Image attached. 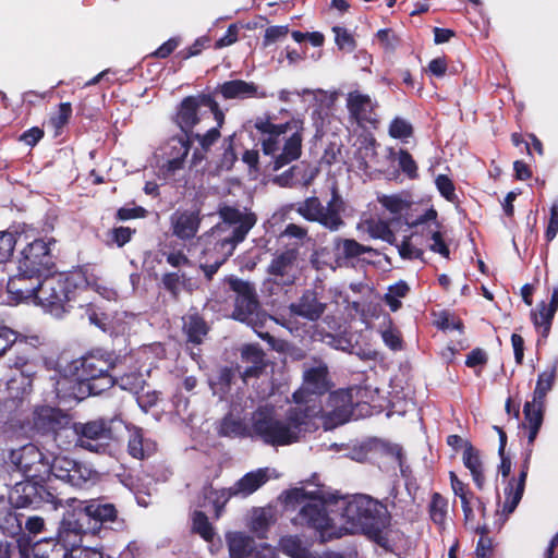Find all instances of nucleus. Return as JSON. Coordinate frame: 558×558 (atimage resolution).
Here are the masks:
<instances>
[{"mask_svg": "<svg viewBox=\"0 0 558 558\" xmlns=\"http://www.w3.org/2000/svg\"><path fill=\"white\" fill-rule=\"evenodd\" d=\"M114 368L109 357L87 354L73 360L68 365L71 378L57 380L54 391L63 402L81 401L88 396L100 395L114 386L116 376L110 373Z\"/></svg>", "mask_w": 558, "mask_h": 558, "instance_id": "f257e3e1", "label": "nucleus"}, {"mask_svg": "<svg viewBox=\"0 0 558 558\" xmlns=\"http://www.w3.org/2000/svg\"><path fill=\"white\" fill-rule=\"evenodd\" d=\"M323 411L319 405L290 407L284 418H279L274 408L259 407L252 415V435L264 444L272 447H283L295 444L307 430L311 421Z\"/></svg>", "mask_w": 558, "mask_h": 558, "instance_id": "f03ea898", "label": "nucleus"}, {"mask_svg": "<svg viewBox=\"0 0 558 558\" xmlns=\"http://www.w3.org/2000/svg\"><path fill=\"white\" fill-rule=\"evenodd\" d=\"M254 129L260 135L262 151L274 156V170L298 160L302 155L304 121L293 117L284 123H274L270 114L254 119Z\"/></svg>", "mask_w": 558, "mask_h": 558, "instance_id": "7ed1b4c3", "label": "nucleus"}, {"mask_svg": "<svg viewBox=\"0 0 558 558\" xmlns=\"http://www.w3.org/2000/svg\"><path fill=\"white\" fill-rule=\"evenodd\" d=\"M341 515L380 547L388 546L385 530L390 525L391 515L383 502L367 495H354L343 501Z\"/></svg>", "mask_w": 558, "mask_h": 558, "instance_id": "20e7f679", "label": "nucleus"}, {"mask_svg": "<svg viewBox=\"0 0 558 558\" xmlns=\"http://www.w3.org/2000/svg\"><path fill=\"white\" fill-rule=\"evenodd\" d=\"M88 286L89 281L83 269L69 274H48L41 278L36 304L56 316H61L71 310V302L76 299L77 293Z\"/></svg>", "mask_w": 558, "mask_h": 558, "instance_id": "39448f33", "label": "nucleus"}, {"mask_svg": "<svg viewBox=\"0 0 558 558\" xmlns=\"http://www.w3.org/2000/svg\"><path fill=\"white\" fill-rule=\"evenodd\" d=\"M125 427L124 421L118 416H100L85 423H74L75 438L73 442L96 453H107L118 442Z\"/></svg>", "mask_w": 558, "mask_h": 558, "instance_id": "423d86ee", "label": "nucleus"}, {"mask_svg": "<svg viewBox=\"0 0 558 558\" xmlns=\"http://www.w3.org/2000/svg\"><path fill=\"white\" fill-rule=\"evenodd\" d=\"M294 209L301 217L311 222H317L329 231H338L344 226L341 213L344 210V202L337 187H332L331 198L324 206L317 196H310L296 204L287 206Z\"/></svg>", "mask_w": 558, "mask_h": 558, "instance_id": "0eeeda50", "label": "nucleus"}, {"mask_svg": "<svg viewBox=\"0 0 558 558\" xmlns=\"http://www.w3.org/2000/svg\"><path fill=\"white\" fill-rule=\"evenodd\" d=\"M72 417L58 408L43 405L33 414L34 429L45 436H51L59 447L68 449L73 444L75 433Z\"/></svg>", "mask_w": 558, "mask_h": 558, "instance_id": "6e6552de", "label": "nucleus"}, {"mask_svg": "<svg viewBox=\"0 0 558 558\" xmlns=\"http://www.w3.org/2000/svg\"><path fill=\"white\" fill-rule=\"evenodd\" d=\"M293 521L298 525L315 531L322 542L340 538L342 535L329 515L326 501L322 498L315 497L305 502Z\"/></svg>", "mask_w": 558, "mask_h": 558, "instance_id": "1a4fd4ad", "label": "nucleus"}, {"mask_svg": "<svg viewBox=\"0 0 558 558\" xmlns=\"http://www.w3.org/2000/svg\"><path fill=\"white\" fill-rule=\"evenodd\" d=\"M333 384L329 376L328 367L325 363L317 366L305 367L302 376V385L292 393V400L296 405L313 407L310 402L313 397H322L331 391ZM314 405H316L314 403ZM322 407L320 404H318Z\"/></svg>", "mask_w": 558, "mask_h": 558, "instance_id": "9d476101", "label": "nucleus"}, {"mask_svg": "<svg viewBox=\"0 0 558 558\" xmlns=\"http://www.w3.org/2000/svg\"><path fill=\"white\" fill-rule=\"evenodd\" d=\"M10 499L16 508H40L45 504L57 506L61 502L46 481L25 478L14 485Z\"/></svg>", "mask_w": 558, "mask_h": 558, "instance_id": "9b49d317", "label": "nucleus"}, {"mask_svg": "<svg viewBox=\"0 0 558 558\" xmlns=\"http://www.w3.org/2000/svg\"><path fill=\"white\" fill-rule=\"evenodd\" d=\"M15 464L25 478L47 481L53 473L54 457L51 458L35 445L28 444L19 450Z\"/></svg>", "mask_w": 558, "mask_h": 558, "instance_id": "f8f14e48", "label": "nucleus"}, {"mask_svg": "<svg viewBox=\"0 0 558 558\" xmlns=\"http://www.w3.org/2000/svg\"><path fill=\"white\" fill-rule=\"evenodd\" d=\"M226 282L235 293L232 317L242 323L252 322L259 308L255 286L235 276L227 277Z\"/></svg>", "mask_w": 558, "mask_h": 558, "instance_id": "ddd939ff", "label": "nucleus"}, {"mask_svg": "<svg viewBox=\"0 0 558 558\" xmlns=\"http://www.w3.org/2000/svg\"><path fill=\"white\" fill-rule=\"evenodd\" d=\"M54 263L49 243L43 239H35L21 252L17 270L26 274L46 276L50 274Z\"/></svg>", "mask_w": 558, "mask_h": 558, "instance_id": "4468645a", "label": "nucleus"}, {"mask_svg": "<svg viewBox=\"0 0 558 558\" xmlns=\"http://www.w3.org/2000/svg\"><path fill=\"white\" fill-rule=\"evenodd\" d=\"M299 256L298 247H287L276 252L266 269L270 280L282 288L295 284L299 277Z\"/></svg>", "mask_w": 558, "mask_h": 558, "instance_id": "2eb2a0df", "label": "nucleus"}, {"mask_svg": "<svg viewBox=\"0 0 558 558\" xmlns=\"http://www.w3.org/2000/svg\"><path fill=\"white\" fill-rule=\"evenodd\" d=\"M96 474L97 473L84 462L64 456L54 457L52 475L73 487H85L88 483L94 482Z\"/></svg>", "mask_w": 558, "mask_h": 558, "instance_id": "dca6fc26", "label": "nucleus"}, {"mask_svg": "<svg viewBox=\"0 0 558 558\" xmlns=\"http://www.w3.org/2000/svg\"><path fill=\"white\" fill-rule=\"evenodd\" d=\"M61 532L66 534H97L93 525L92 513L87 500H72L61 521Z\"/></svg>", "mask_w": 558, "mask_h": 558, "instance_id": "f3484780", "label": "nucleus"}, {"mask_svg": "<svg viewBox=\"0 0 558 558\" xmlns=\"http://www.w3.org/2000/svg\"><path fill=\"white\" fill-rule=\"evenodd\" d=\"M203 97L206 93L184 97L177 106L172 122L179 128L181 134L190 135L201 123L199 108L203 107Z\"/></svg>", "mask_w": 558, "mask_h": 558, "instance_id": "a211bd4d", "label": "nucleus"}, {"mask_svg": "<svg viewBox=\"0 0 558 558\" xmlns=\"http://www.w3.org/2000/svg\"><path fill=\"white\" fill-rule=\"evenodd\" d=\"M203 216L201 209H178L170 216V227L172 235L181 241L193 240L201 228Z\"/></svg>", "mask_w": 558, "mask_h": 558, "instance_id": "6ab92c4d", "label": "nucleus"}, {"mask_svg": "<svg viewBox=\"0 0 558 558\" xmlns=\"http://www.w3.org/2000/svg\"><path fill=\"white\" fill-rule=\"evenodd\" d=\"M211 94H214V96L219 95L225 100L263 99L268 97L267 92L260 88L256 83L241 78L218 84Z\"/></svg>", "mask_w": 558, "mask_h": 558, "instance_id": "aec40b11", "label": "nucleus"}, {"mask_svg": "<svg viewBox=\"0 0 558 558\" xmlns=\"http://www.w3.org/2000/svg\"><path fill=\"white\" fill-rule=\"evenodd\" d=\"M41 278L43 276L36 274L17 270V274L8 280L7 291L16 302L32 301L36 304Z\"/></svg>", "mask_w": 558, "mask_h": 558, "instance_id": "412c9836", "label": "nucleus"}, {"mask_svg": "<svg viewBox=\"0 0 558 558\" xmlns=\"http://www.w3.org/2000/svg\"><path fill=\"white\" fill-rule=\"evenodd\" d=\"M191 147L192 143L187 135L177 134L168 140L165 150L167 161L161 167L165 175H174L184 168Z\"/></svg>", "mask_w": 558, "mask_h": 558, "instance_id": "4be33fe9", "label": "nucleus"}, {"mask_svg": "<svg viewBox=\"0 0 558 558\" xmlns=\"http://www.w3.org/2000/svg\"><path fill=\"white\" fill-rule=\"evenodd\" d=\"M328 418L333 425H342L353 416V397L350 389L330 391L328 396Z\"/></svg>", "mask_w": 558, "mask_h": 558, "instance_id": "5701e85b", "label": "nucleus"}, {"mask_svg": "<svg viewBox=\"0 0 558 558\" xmlns=\"http://www.w3.org/2000/svg\"><path fill=\"white\" fill-rule=\"evenodd\" d=\"M326 307V303L318 299V293L313 289H307L298 301L291 303L288 308L292 315L316 322L323 316Z\"/></svg>", "mask_w": 558, "mask_h": 558, "instance_id": "b1692460", "label": "nucleus"}, {"mask_svg": "<svg viewBox=\"0 0 558 558\" xmlns=\"http://www.w3.org/2000/svg\"><path fill=\"white\" fill-rule=\"evenodd\" d=\"M123 429L128 430V453L132 458L146 460L157 452V442L146 437L143 428L125 424Z\"/></svg>", "mask_w": 558, "mask_h": 558, "instance_id": "393cba45", "label": "nucleus"}, {"mask_svg": "<svg viewBox=\"0 0 558 558\" xmlns=\"http://www.w3.org/2000/svg\"><path fill=\"white\" fill-rule=\"evenodd\" d=\"M159 287L166 291L173 301H179L182 291L192 294L198 289L196 280L180 270L162 274Z\"/></svg>", "mask_w": 558, "mask_h": 558, "instance_id": "a878e982", "label": "nucleus"}, {"mask_svg": "<svg viewBox=\"0 0 558 558\" xmlns=\"http://www.w3.org/2000/svg\"><path fill=\"white\" fill-rule=\"evenodd\" d=\"M265 352L257 344H246L241 351V361L247 366H236L243 381L259 377L266 368Z\"/></svg>", "mask_w": 558, "mask_h": 558, "instance_id": "bb28decb", "label": "nucleus"}, {"mask_svg": "<svg viewBox=\"0 0 558 558\" xmlns=\"http://www.w3.org/2000/svg\"><path fill=\"white\" fill-rule=\"evenodd\" d=\"M532 449H529L523 463L521 464V470L518 478H511L505 488L506 501L504 506V510L508 513L514 511L518 507L519 502L522 499L525 489L526 477L530 468V459H531Z\"/></svg>", "mask_w": 558, "mask_h": 558, "instance_id": "cd10ccee", "label": "nucleus"}, {"mask_svg": "<svg viewBox=\"0 0 558 558\" xmlns=\"http://www.w3.org/2000/svg\"><path fill=\"white\" fill-rule=\"evenodd\" d=\"M87 504L96 533H99L102 527L111 529V525L118 521L119 512L116 505L107 501L105 497L88 499Z\"/></svg>", "mask_w": 558, "mask_h": 558, "instance_id": "c85d7f7f", "label": "nucleus"}, {"mask_svg": "<svg viewBox=\"0 0 558 558\" xmlns=\"http://www.w3.org/2000/svg\"><path fill=\"white\" fill-rule=\"evenodd\" d=\"M35 351L36 348L28 342L26 338H20L10 349L11 355L8 359L9 367L20 369L23 376L31 378L34 372H32L28 366L35 355Z\"/></svg>", "mask_w": 558, "mask_h": 558, "instance_id": "c756f323", "label": "nucleus"}, {"mask_svg": "<svg viewBox=\"0 0 558 558\" xmlns=\"http://www.w3.org/2000/svg\"><path fill=\"white\" fill-rule=\"evenodd\" d=\"M347 107L350 116L359 123L373 122L372 118L374 107L368 95L361 94L357 90L351 92L348 95Z\"/></svg>", "mask_w": 558, "mask_h": 558, "instance_id": "7c9ffc66", "label": "nucleus"}, {"mask_svg": "<svg viewBox=\"0 0 558 558\" xmlns=\"http://www.w3.org/2000/svg\"><path fill=\"white\" fill-rule=\"evenodd\" d=\"M256 221L257 218L245 217L242 223L235 225L229 238L215 242L214 251H225L231 256L236 245L245 240L248 231L255 226Z\"/></svg>", "mask_w": 558, "mask_h": 558, "instance_id": "2f4dec72", "label": "nucleus"}, {"mask_svg": "<svg viewBox=\"0 0 558 558\" xmlns=\"http://www.w3.org/2000/svg\"><path fill=\"white\" fill-rule=\"evenodd\" d=\"M462 460L464 466L470 471L475 486L478 489H483L485 485V474L481 452L468 440L464 442Z\"/></svg>", "mask_w": 558, "mask_h": 558, "instance_id": "473e14b6", "label": "nucleus"}, {"mask_svg": "<svg viewBox=\"0 0 558 558\" xmlns=\"http://www.w3.org/2000/svg\"><path fill=\"white\" fill-rule=\"evenodd\" d=\"M183 332L186 340L193 344H201L209 331V327L202 315L197 312L189 313L183 317Z\"/></svg>", "mask_w": 558, "mask_h": 558, "instance_id": "72a5a7b5", "label": "nucleus"}, {"mask_svg": "<svg viewBox=\"0 0 558 558\" xmlns=\"http://www.w3.org/2000/svg\"><path fill=\"white\" fill-rule=\"evenodd\" d=\"M268 480L266 470L258 469L254 472H248L244 476H242L239 481L235 482L233 486H231L232 490L235 492V495L247 496L256 492L259 487H262Z\"/></svg>", "mask_w": 558, "mask_h": 558, "instance_id": "f704fd0d", "label": "nucleus"}, {"mask_svg": "<svg viewBox=\"0 0 558 558\" xmlns=\"http://www.w3.org/2000/svg\"><path fill=\"white\" fill-rule=\"evenodd\" d=\"M227 545L231 558H246L254 549V539L242 532H233L227 534Z\"/></svg>", "mask_w": 558, "mask_h": 558, "instance_id": "c9c22d12", "label": "nucleus"}, {"mask_svg": "<svg viewBox=\"0 0 558 558\" xmlns=\"http://www.w3.org/2000/svg\"><path fill=\"white\" fill-rule=\"evenodd\" d=\"M557 377V365L554 364L550 368L545 369L538 375L533 398L538 403H545L546 396L554 387Z\"/></svg>", "mask_w": 558, "mask_h": 558, "instance_id": "e433bc0d", "label": "nucleus"}, {"mask_svg": "<svg viewBox=\"0 0 558 558\" xmlns=\"http://www.w3.org/2000/svg\"><path fill=\"white\" fill-rule=\"evenodd\" d=\"M448 512V500L440 493H433L428 505L430 520L442 527Z\"/></svg>", "mask_w": 558, "mask_h": 558, "instance_id": "4c0bfd02", "label": "nucleus"}, {"mask_svg": "<svg viewBox=\"0 0 558 558\" xmlns=\"http://www.w3.org/2000/svg\"><path fill=\"white\" fill-rule=\"evenodd\" d=\"M556 313H551L549 315V308L547 304L542 301L537 305V311L531 312V319L536 329H541V335L544 339H546L550 332L553 319Z\"/></svg>", "mask_w": 558, "mask_h": 558, "instance_id": "58836bf2", "label": "nucleus"}, {"mask_svg": "<svg viewBox=\"0 0 558 558\" xmlns=\"http://www.w3.org/2000/svg\"><path fill=\"white\" fill-rule=\"evenodd\" d=\"M236 367L222 366L218 369L215 379L210 380V386L215 393L225 396L230 392L235 378Z\"/></svg>", "mask_w": 558, "mask_h": 558, "instance_id": "ea45409f", "label": "nucleus"}, {"mask_svg": "<svg viewBox=\"0 0 558 558\" xmlns=\"http://www.w3.org/2000/svg\"><path fill=\"white\" fill-rule=\"evenodd\" d=\"M192 531L206 542H213L215 537L213 524L206 513L201 510H195L192 514Z\"/></svg>", "mask_w": 558, "mask_h": 558, "instance_id": "a19ab883", "label": "nucleus"}, {"mask_svg": "<svg viewBox=\"0 0 558 558\" xmlns=\"http://www.w3.org/2000/svg\"><path fill=\"white\" fill-rule=\"evenodd\" d=\"M544 407L545 403H538L533 398L532 401H526L523 407L524 427H542L544 421Z\"/></svg>", "mask_w": 558, "mask_h": 558, "instance_id": "79ce46f5", "label": "nucleus"}, {"mask_svg": "<svg viewBox=\"0 0 558 558\" xmlns=\"http://www.w3.org/2000/svg\"><path fill=\"white\" fill-rule=\"evenodd\" d=\"M280 547L282 553L291 558H314L298 536L289 535L282 537L280 539Z\"/></svg>", "mask_w": 558, "mask_h": 558, "instance_id": "37998d69", "label": "nucleus"}, {"mask_svg": "<svg viewBox=\"0 0 558 558\" xmlns=\"http://www.w3.org/2000/svg\"><path fill=\"white\" fill-rule=\"evenodd\" d=\"M208 499L211 500L214 509H215V518L219 519L225 510L226 505L230 500L231 497L236 496L235 492L229 488L216 489L209 486V493L205 495Z\"/></svg>", "mask_w": 558, "mask_h": 558, "instance_id": "c03bdc74", "label": "nucleus"}, {"mask_svg": "<svg viewBox=\"0 0 558 558\" xmlns=\"http://www.w3.org/2000/svg\"><path fill=\"white\" fill-rule=\"evenodd\" d=\"M336 248L341 251V256L345 259L355 258L372 251L371 247L359 243L354 239H338Z\"/></svg>", "mask_w": 558, "mask_h": 558, "instance_id": "a18cd8bd", "label": "nucleus"}, {"mask_svg": "<svg viewBox=\"0 0 558 558\" xmlns=\"http://www.w3.org/2000/svg\"><path fill=\"white\" fill-rule=\"evenodd\" d=\"M219 434L226 437H247L250 435L246 425L238 418L228 415L225 416L220 424Z\"/></svg>", "mask_w": 558, "mask_h": 558, "instance_id": "49530a36", "label": "nucleus"}, {"mask_svg": "<svg viewBox=\"0 0 558 558\" xmlns=\"http://www.w3.org/2000/svg\"><path fill=\"white\" fill-rule=\"evenodd\" d=\"M69 558H105L104 553L100 549L93 547H73L69 554H65ZM107 558H110L109 556ZM120 558H136L131 546L121 553Z\"/></svg>", "mask_w": 558, "mask_h": 558, "instance_id": "de8ad7c7", "label": "nucleus"}, {"mask_svg": "<svg viewBox=\"0 0 558 558\" xmlns=\"http://www.w3.org/2000/svg\"><path fill=\"white\" fill-rule=\"evenodd\" d=\"M144 383L145 380L140 372H131L116 377L114 385H118L123 390L138 393L143 389Z\"/></svg>", "mask_w": 558, "mask_h": 558, "instance_id": "09e8293b", "label": "nucleus"}, {"mask_svg": "<svg viewBox=\"0 0 558 558\" xmlns=\"http://www.w3.org/2000/svg\"><path fill=\"white\" fill-rule=\"evenodd\" d=\"M378 202L392 215H401L411 208V204L397 194L383 195L378 197Z\"/></svg>", "mask_w": 558, "mask_h": 558, "instance_id": "8fccbe9b", "label": "nucleus"}, {"mask_svg": "<svg viewBox=\"0 0 558 558\" xmlns=\"http://www.w3.org/2000/svg\"><path fill=\"white\" fill-rule=\"evenodd\" d=\"M398 165L400 170L410 179L418 178V167L412 155L407 149L398 151Z\"/></svg>", "mask_w": 558, "mask_h": 558, "instance_id": "3c124183", "label": "nucleus"}, {"mask_svg": "<svg viewBox=\"0 0 558 558\" xmlns=\"http://www.w3.org/2000/svg\"><path fill=\"white\" fill-rule=\"evenodd\" d=\"M187 136L192 144L194 141H197L201 148H203L204 150H210L211 147L221 137V132L218 130V128H211L203 134L193 131L192 134Z\"/></svg>", "mask_w": 558, "mask_h": 558, "instance_id": "603ef678", "label": "nucleus"}, {"mask_svg": "<svg viewBox=\"0 0 558 558\" xmlns=\"http://www.w3.org/2000/svg\"><path fill=\"white\" fill-rule=\"evenodd\" d=\"M72 116L71 102H61L58 112L50 117L49 123L56 131V135L69 123Z\"/></svg>", "mask_w": 558, "mask_h": 558, "instance_id": "864d4df0", "label": "nucleus"}, {"mask_svg": "<svg viewBox=\"0 0 558 558\" xmlns=\"http://www.w3.org/2000/svg\"><path fill=\"white\" fill-rule=\"evenodd\" d=\"M217 255V259L214 260H205L199 264V269L204 272V276L207 281H211L214 276L217 274L219 268L228 260L230 255L225 251H215Z\"/></svg>", "mask_w": 558, "mask_h": 558, "instance_id": "5fc2aeb1", "label": "nucleus"}, {"mask_svg": "<svg viewBox=\"0 0 558 558\" xmlns=\"http://www.w3.org/2000/svg\"><path fill=\"white\" fill-rule=\"evenodd\" d=\"M218 214L223 222L229 225L242 223L245 217L256 218L254 213H242L239 208L223 205L219 208Z\"/></svg>", "mask_w": 558, "mask_h": 558, "instance_id": "6e6d98bb", "label": "nucleus"}, {"mask_svg": "<svg viewBox=\"0 0 558 558\" xmlns=\"http://www.w3.org/2000/svg\"><path fill=\"white\" fill-rule=\"evenodd\" d=\"M413 126L407 120L396 117L389 124L388 133L392 138L403 140L413 135Z\"/></svg>", "mask_w": 558, "mask_h": 558, "instance_id": "4d7b16f0", "label": "nucleus"}, {"mask_svg": "<svg viewBox=\"0 0 558 558\" xmlns=\"http://www.w3.org/2000/svg\"><path fill=\"white\" fill-rule=\"evenodd\" d=\"M435 185L446 201L454 203L458 199L454 183L447 174H438L435 179Z\"/></svg>", "mask_w": 558, "mask_h": 558, "instance_id": "13d9d810", "label": "nucleus"}, {"mask_svg": "<svg viewBox=\"0 0 558 558\" xmlns=\"http://www.w3.org/2000/svg\"><path fill=\"white\" fill-rule=\"evenodd\" d=\"M476 533L481 534L477 542L475 554L476 558H490L493 551L492 539L486 537L488 530L486 525L474 527Z\"/></svg>", "mask_w": 558, "mask_h": 558, "instance_id": "bf43d9fd", "label": "nucleus"}, {"mask_svg": "<svg viewBox=\"0 0 558 558\" xmlns=\"http://www.w3.org/2000/svg\"><path fill=\"white\" fill-rule=\"evenodd\" d=\"M369 233L375 239H380L389 244L396 242V234L388 222L379 220L369 226Z\"/></svg>", "mask_w": 558, "mask_h": 558, "instance_id": "052dcab7", "label": "nucleus"}, {"mask_svg": "<svg viewBox=\"0 0 558 558\" xmlns=\"http://www.w3.org/2000/svg\"><path fill=\"white\" fill-rule=\"evenodd\" d=\"M438 213L432 206L424 211V214L417 216L416 218H412L408 213H405L404 221L410 228H416L418 226L425 225L428 221H433L437 228L440 227V223L437 221Z\"/></svg>", "mask_w": 558, "mask_h": 558, "instance_id": "680f3d73", "label": "nucleus"}, {"mask_svg": "<svg viewBox=\"0 0 558 558\" xmlns=\"http://www.w3.org/2000/svg\"><path fill=\"white\" fill-rule=\"evenodd\" d=\"M16 244L15 234L12 232H0V264L5 263L13 255Z\"/></svg>", "mask_w": 558, "mask_h": 558, "instance_id": "e2e57ef3", "label": "nucleus"}, {"mask_svg": "<svg viewBox=\"0 0 558 558\" xmlns=\"http://www.w3.org/2000/svg\"><path fill=\"white\" fill-rule=\"evenodd\" d=\"M202 101H203V107H207L210 110V112L213 113L214 119L217 123V125L215 128H218V130L220 131V129L225 124L226 114H225L223 110L220 108L218 101L215 99L214 94L206 93V97H203Z\"/></svg>", "mask_w": 558, "mask_h": 558, "instance_id": "0e129e2a", "label": "nucleus"}, {"mask_svg": "<svg viewBox=\"0 0 558 558\" xmlns=\"http://www.w3.org/2000/svg\"><path fill=\"white\" fill-rule=\"evenodd\" d=\"M332 32L335 33V40L339 49L348 51L355 49V39L344 27L333 26Z\"/></svg>", "mask_w": 558, "mask_h": 558, "instance_id": "69168bd1", "label": "nucleus"}, {"mask_svg": "<svg viewBox=\"0 0 558 558\" xmlns=\"http://www.w3.org/2000/svg\"><path fill=\"white\" fill-rule=\"evenodd\" d=\"M135 233V229L121 226L112 228L108 234L112 243L117 244L118 247H122L132 240Z\"/></svg>", "mask_w": 558, "mask_h": 558, "instance_id": "338daca9", "label": "nucleus"}, {"mask_svg": "<svg viewBox=\"0 0 558 558\" xmlns=\"http://www.w3.org/2000/svg\"><path fill=\"white\" fill-rule=\"evenodd\" d=\"M435 324L440 330L456 329L461 333L464 330L463 322L460 318H454L453 315L448 312H441Z\"/></svg>", "mask_w": 558, "mask_h": 558, "instance_id": "774afa93", "label": "nucleus"}]
</instances>
